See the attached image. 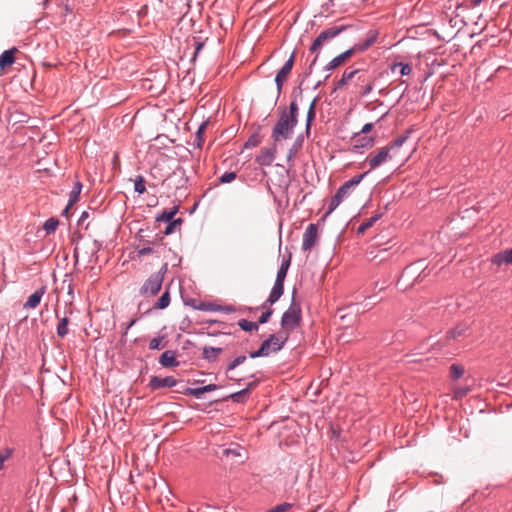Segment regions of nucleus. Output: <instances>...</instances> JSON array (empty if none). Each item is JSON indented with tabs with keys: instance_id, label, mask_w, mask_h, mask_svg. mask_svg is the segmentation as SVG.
Returning <instances> with one entry per match:
<instances>
[{
	"instance_id": "nucleus-41",
	"label": "nucleus",
	"mask_w": 512,
	"mask_h": 512,
	"mask_svg": "<svg viewBox=\"0 0 512 512\" xmlns=\"http://www.w3.org/2000/svg\"><path fill=\"white\" fill-rule=\"evenodd\" d=\"M186 394L192 395L196 398H200L204 394L203 387L188 388Z\"/></svg>"
},
{
	"instance_id": "nucleus-45",
	"label": "nucleus",
	"mask_w": 512,
	"mask_h": 512,
	"mask_svg": "<svg viewBox=\"0 0 512 512\" xmlns=\"http://www.w3.org/2000/svg\"><path fill=\"white\" fill-rule=\"evenodd\" d=\"M10 455H11V453L9 450H6V451L0 453V470L3 469L4 463L6 460L9 459Z\"/></svg>"
},
{
	"instance_id": "nucleus-47",
	"label": "nucleus",
	"mask_w": 512,
	"mask_h": 512,
	"mask_svg": "<svg viewBox=\"0 0 512 512\" xmlns=\"http://www.w3.org/2000/svg\"><path fill=\"white\" fill-rule=\"evenodd\" d=\"M152 252H153V249L151 247H143V248L138 249L137 255L140 258V257L148 255Z\"/></svg>"
},
{
	"instance_id": "nucleus-1",
	"label": "nucleus",
	"mask_w": 512,
	"mask_h": 512,
	"mask_svg": "<svg viewBox=\"0 0 512 512\" xmlns=\"http://www.w3.org/2000/svg\"><path fill=\"white\" fill-rule=\"evenodd\" d=\"M297 116L298 105L295 101H292L288 111L286 109L281 111L280 117L272 130V138L275 144L291 138L297 124Z\"/></svg>"
},
{
	"instance_id": "nucleus-16",
	"label": "nucleus",
	"mask_w": 512,
	"mask_h": 512,
	"mask_svg": "<svg viewBox=\"0 0 512 512\" xmlns=\"http://www.w3.org/2000/svg\"><path fill=\"white\" fill-rule=\"evenodd\" d=\"M46 292V287L42 286L31 294L27 301L24 303V309H35L41 302L43 295Z\"/></svg>"
},
{
	"instance_id": "nucleus-22",
	"label": "nucleus",
	"mask_w": 512,
	"mask_h": 512,
	"mask_svg": "<svg viewBox=\"0 0 512 512\" xmlns=\"http://www.w3.org/2000/svg\"><path fill=\"white\" fill-rule=\"evenodd\" d=\"M374 145L373 137H359L356 136L354 148H371Z\"/></svg>"
},
{
	"instance_id": "nucleus-39",
	"label": "nucleus",
	"mask_w": 512,
	"mask_h": 512,
	"mask_svg": "<svg viewBox=\"0 0 512 512\" xmlns=\"http://www.w3.org/2000/svg\"><path fill=\"white\" fill-rule=\"evenodd\" d=\"M292 505L290 503H282L269 510V512H288Z\"/></svg>"
},
{
	"instance_id": "nucleus-19",
	"label": "nucleus",
	"mask_w": 512,
	"mask_h": 512,
	"mask_svg": "<svg viewBox=\"0 0 512 512\" xmlns=\"http://www.w3.org/2000/svg\"><path fill=\"white\" fill-rule=\"evenodd\" d=\"M16 52H17V49L16 48H12V49L4 51L0 55V68L1 69L9 67V66H11L15 62L14 54Z\"/></svg>"
},
{
	"instance_id": "nucleus-8",
	"label": "nucleus",
	"mask_w": 512,
	"mask_h": 512,
	"mask_svg": "<svg viewBox=\"0 0 512 512\" xmlns=\"http://www.w3.org/2000/svg\"><path fill=\"white\" fill-rule=\"evenodd\" d=\"M373 39L367 40L364 44H356L352 48L346 50L345 52L341 53L340 55L334 57L327 65L328 70H333L342 64H344L346 61H348L356 52H362L366 50L368 47H370L373 43Z\"/></svg>"
},
{
	"instance_id": "nucleus-3",
	"label": "nucleus",
	"mask_w": 512,
	"mask_h": 512,
	"mask_svg": "<svg viewBox=\"0 0 512 512\" xmlns=\"http://www.w3.org/2000/svg\"><path fill=\"white\" fill-rule=\"evenodd\" d=\"M427 265L424 260H418L408 265L402 272L398 284L403 289L412 288L421 278L427 276Z\"/></svg>"
},
{
	"instance_id": "nucleus-27",
	"label": "nucleus",
	"mask_w": 512,
	"mask_h": 512,
	"mask_svg": "<svg viewBox=\"0 0 512 512\" xmlns=\"http://www.w3.org/2000/svg\"><path fill=\"white\" fill-rule=\"evenodd\" d=\"M465 369L462 365L452 364L450 366V376L452 379L456 380L463 376Z\"/></svg>"
},
{
	"instance_id": "nucleus-7",
	"label": "nucleus",
	"mask_w": 512,
	"mask_h": 512,
	"mask_svg": "<svg viewBox=\"0 0 512 512\" xmlns=\"http://www.w3.org/2000/svg\"><path fill=\"white\" fill-rule=\"evenodd\" d=\"M301 310L296 304H292L287 311L284 312L281 319L282 331L288 335L294 330L300 323Z\"/></svg>"
},
{
	"instance_id": "nucleus-13",
	"label": "nucleus",
	"mask_w": 512,
	"mask_h": 512,
	"mask_svg": "<svg viewBox=\"0 0 512 512\" xmlns=\"http://www.w3.org/2000/svg\"><path fill=\"white\" fill-rule=\"evenodd\" d=\"M349 192L350 189L348 188V185L343 184L332 197L328 207L327 214L332 213L343 201V199L349 195Z\"/></svg>"
},
{
	"instance_id": "nucleus-21",
	"label": "nucleus",
	"mask_w": 512,
	"mask_h": 512,
	"mask_svg": "<svg viewBox=\"0 0 512 512\" xmlns=\"http://www.w3.org/2000/svg\"><path fill=\"white\" fill-rule=\"evenodd\" d=\"M512 263V249H507L502 253L494 256L493 264L501 266L503 264L510 265Z\"/></svg>"
},
{
	"instance_id": "nucleus-53",
	"label": "nucleus",
	"mask_w": 512,
	"mask_h": 512,
	"mask_svg": "<svg viewBox=\"0 0 512 512\" xmlns=\"http://www.w3.org/2000/svg\"><path fill=\"white\" fill-rule=\"evenodd\" d=\"M484 0H471L474 7L479 6Z\"/></svg>"
},
{
	"instance_id": "nucleus-31",
	"label": "nucleus",
	"mask_w": 512,
	"mask_h": 512,
	"mask_svg": "<svg viewBox=\"0 0 512 512\" xmlns=\"http://www.w3.org/2000/svg\"><path fill=\"white\" fill-rule=\"evenodd\" d=\"M134 189L139 194L145 193L146 188H145V180H144L143 176L136 177V179L134 181Z\"/></svg>"
},
{
	"instance_id": "nucleus-20",
	"label": "nucleus",
	"mask_w": 512,
	"mask_h": 512,
	"mask_svg": "<svg viewBox=\"0 0 512 512\" xmlns=\"http://www.w3.org/2000/svg\"><path fill=\"white\" fill-rule=\"evenodd\" d=\"M82 190V184L79 180H76L74 187L70 193V198L67 207L64 210V214H67L68 210L79 200V196Z\"/></svg>"
},
{
	"instance_id": "nucleus-6",
	"label": "nucleus",
	"mask_w": 512,
	"mask_h": 512,
	"mask_svg": "<svg viewBox=\"0 0 512 512\" xmlns=\"http://www.w3.org/2000/svg\"><path fill=\"white\" fill-rule=\"evenodd\" d=\"M345 28L346 27L343 25L329 27V28L325 29L324 31H322L318 35V37L313 41V43L310 47V51L312 53H316V56L314 57L311 65L309 67L310 71L312 69V66L316 63L317 58H318V51L321 49V47L324 45V43L327 42L328 40H331V39L335 38L336 36H338L341 32H343L345 30Z\"/></svg>"
},
{
	"instance_id": "nucleus-23",
	"label": "nucleus",
	"mask_w": 512,
	"mask_h": 512,
	"mask_svg": "<svg viewBox=\"0 0 512 512\" xmlns=\"http://www.w3.org/2000/svg\"><path fill=\"white\" fill-rule=\"evenodd\" d=\"M68 324L69 318L67 316L59 318V322L57 325V335L60 338H64L68 334Z\"/></svg>"
},
{
	"instance_id": "nucleus-43",
	"label": "nucleus",
	"mask_w": 512,
	"mask_h": 512,
	"mask_svg": "<svg viewBox=\"0 0 512 512\" xmlns=\"http://www.w3.org/2000/svg\"><path fill=\"white\" fill-rule=\"evenodd\" d=\"M376 219H377L376 217H372L369 220H367L366 222L362 223L358 228V233H363L365 230L370 228L373 225V223L376 221Z\"/></svg>"
},
{
	"instance_id": "nucleus-26",
	"label": "nucleus",
	"mask_w": 512,
	"mask_h": 512,
	"mask_svg": "<svg viewBox=\"0 0 512 512\" xmlns=\"http://www.w3.org/2000/svg\"><path fill=\"white\" fill-rule=\"evenodd\" d=\"M316 101L317 99L315 98L310 106H309V109H308V112H307V120H306V131L308 132L310 130V126H311V123L312 121L314 120L315 118V107H316Z\"/></svg>"
},
{
	"instance_id": "nucleus-14",
	"label": "nucleus",
	"mask_w": 512,
	"mask_h": 512,
	"mask_svg": "<svg viewBox=\"0 0 512 512\" xmlns=\"http://www.w3.org/2000/svg\"><path fill=\"white\" fill-rule=\"evenodd\" d=\"M175 385H176V380L171 376L164 377V378L153 376V377H151L150 382H149V387L153 390H157L160 388H170Z\"/></svg>"
},
{
	"instance_id": "nucleus-52",
	"label": "nucleus",
	"mask_w": 512,
	"mask_h": 512,
	"mask_svg": "<svg viewBox=\"0 0 512 512\" xmlns=\"http://www.w3.org/2000/svg\"><path fill=\"white\" fill-rule=\"evenodd\" d=\"M296 154V148L295 147H292L290 150H289V153H288V160H291Z\"/></svg>"
},
{
	"instance_id": "nucleus-35",
	"label": "nucleus",
	"mask_w": 512,
	"mask_h": 512,
	"mask_svg": "<svg viewBox=\"0 0 512 512\" xmlns=\"http://www.w3.org/2000/svg\"><path fill=\"white\" fill-rule=\"evenodd\" d=\"M470 391L468 386L456 387L454 389V399L459 400L466 396Z\"/></svg>"
},
{
	"instance_id": "nucleus-36",
	"label": "nucleus",
	"mask_w": 512,
	"mask_h": 512,
	"mask_svg": "<svg viewBox=\"0 0 512 512\" xmlns=\"http://www.w3.org/2000/svg\"><path fill=\"white\" fill-rule=\"evenodd\" d=\"M396 67H400V73L401 75L405 76V75H409L412 71V68L409 64H404V63H396L392 70L394 71Z\"/></svg>"
},
{
	"instance_id": "nucleus-10",
	"label": "nucleus",
	"mask_w": 512,
	"mask_h": 512,
	"mask_svg": "<svg viewBox=\"0 0 512 512\" xmlns=\"http://www.w3.org/2000/svg\"><path fill=\"white\" fill-rule=\"evenodd\" d=\"M163 275L161 273L152 274L140 289L143 295H156L162 286Z\"/></svg>"
},
{
	"instance_id": "nucleus-40",
	"label": "nucleus",
	"mask_w": 512,
	"mask_h": 512,
	"mask_svg": "<svg viewBox=\"0 0 512 512\" xmlns=\"http://www.w3.org/2000/svg\"><path fill=\"white\" fill-rule=\"evenodd\" d=\"M236 178V173L235 172H225L221 177H220V182L221 183H230L232 182L233 180H235Z\"/></svg>"
},
{
	"instance_id": "nucleus-50",
	"label": "nucleus",
	"mask_w": 512,
	"mask_h": 512,
	"mask_svg": "<svg viewBox=\"0 0 512 512\" xmlns=\"http://www.w3.org/2000/svg\"><path fill=\"white\" fill-rule=\"evenodd\" d=\"M216 388H217V386L215 384H209V385L203 386V391H204V393H206V392L214 391Z\"/></svg>"
},
{
	"instance_id": "nucleus-15",
	"label": "nucleus",
	"mask_w": 512,
	"mask_h": 512,
	"mask_svg": "<svg viewBox=\"0 0 512 512\" xmlns=\"http://www.w3.org/2000/svg\"><path fill=\"white\" fill-rule=\"evenodd\" d=\"M276 154V144L272 148H263L257 156L256 161L263 166H269L274 161Z\"/></svg>"
},
{
	"instance_id": "nucleus-30",
	"label": "nucleus",
	"mask_w": 512,
	"mask_h": 512,
	"mask_svg": "<svg viewBox=\"0 0 512 512\" xmlns=\"http://www.w3.org/2000/svg\"><path fill=\"white\" fill-rule=\"evenodd\" d=\"M242 451H244L243 449H238V448H228V449H225L224 450V454L226 455V457H229V458H235V457H239L241 458V461H243V459L245 458L244 455L241 453Z\"/></svg>"
},
{
	"instance_id": "nucleus-25",
	"label": "nucleus",
	"mask_w": 512,
	"mask_h": 512,
	"mask_svg": "<svg viewBox=\"0 0 512 512\" xmlns=\"http://www.w3.org/2000/svg\"><path fill=\"white\" fill-rule=\"evenodd\" d=\"M170 304V294H169V291H165L162 296L157 300V302L155 303V308L156 309H165L169 306Z\"/></svg>"
},
{
	"instance_id": "nucleus-12",
	"label": "nucleus",
	"mask_w": 512,
	"mask_h": 512,
	"mask_svg": "<svg viewBox=\"0 0 512 512\" xmlns=\"http://www.w3.org/2000/svg\"><path fill=\"white\" fill-rule=\"evenodd\" d=\"M317 226L315 224H310L303 235L302 248L303 250H310L317 241Z\"/></svg>"
},
{
	"instance_id": "nucleus-46",
	"label": "nucleus",
	"mask_w": 512,
	"mask_h": 512,
	"mask_svg": "<svg viewBox=\"0 0 512 512\" xmlns=\"http://www.w3.org/2000/svg\"><path fill=\"white\" fill-rule=\"evenodd\" d=\"M405 140L406 137L397 138L388 147H391V150H393L395 147H401Z\"/></svg>"
},
{
	"instance_id": "nucleus-42",
	"label": "nucleus",
	"mask_w": 512,
	"mask_h": 512,
	"mask_svg": "<svg viewBox=\"0 0 512 512\" xmlns=\"http://www.w3.org/2000/svg\"><path fill=\"white\" fill-rule=\"evenodd\" d=\"M248 388L243 389L239 392L233 393L230 397L235 402H240L245 397V395L248 393Z\"/></svg>"
},
{
	"instance_id": "nucleus-11",
	"label": "nucleus",
	"mask_w": 512,
	"mask_h": 512,
	"mask_svg": "<svg viewBox=\"0 0 512 512\" xmlns=\"http://www.w3.org/2000/svg\"><path fill=\"white\" fill-rule=\"evenodd\" d=\"M294 59H295V53L293 52L292 55L289 57V59L286 61V63L283 65V67L279 70L275 77V82L277 84L278 91L281 90L283 83L288 78L292 67L294 65Z\"/></svg>"
},
{
	"instance_id": "nucleus-9",
	"label": "nucleus",
	"mask_w": 512,
	"mask_h": 512,
	"mask_svg": "<svg viewBox=\"0 0 512 512\" xmlns=\"http://www.w3.org/2000/svg\"><path fill=\"white\" fill-rule=\"evenodd\" d=\"M391 147H382L373 153H370L366 158L370 170H373L384 164L390 158Z\"/></svg>"
},
{
	"instance_id": "nucleus-18",
	"label": "nucleus",
	"mask_w": 512,
	"mask_h": 512,
	"mask_svg": "<svg viewBox=\"0 0 512 512\" xmlns=\"http://www.w3.org/2000/svg\"><path fill=\"white\" fill-rule=\"evenodd\" d=\"M159 363L163 367H177L179 362L176 360V352L172 350L163 352L159 357Z\"/></svg>"
},
{
	"instance_id": "nucleus-54",
	"label": "nucleus",
	"mask_w": 512,
	"mask_h": 512,
	"mask_svg": "<svg viewBox=\"0 0 512 512\" xmlns=\"http://www.w3.org/2000/svg\"><path fill=\"white\" fill-rule=\"evenodd\" d=\"M133 324H134V321H131V323L129 324L128 328H129L130 326H132Z\"/></svg>"
},
{
	"instance_id": "nucleus-29",
	"label": "nucleus",
	"mask_w": 512,
	"mask_h": 512,
	"mask_svg": "<svg viewBox=\"0 0 512 512\" xmlns=\"http://www.w3.org/2000/svg\"><path fill=\"white\" fill-rule=\"evenodd\" d=\"M59 225V221L55 218H50L45 221L43 228L47 234L53 233Z\"/></svg>"
},
{
	"instance_id": "nucleus-5",
	"label": "nucleus",
	"mask_w": 512,
	"mask_h": 512,
	"mask_svg": "<svg viewBox=\"0 0 512 512\" xmlns=\"http://www.w3.org/2000/svg\"><path fill=\"white\" fill-rule=\"evenodd\" d=\"M291 262V255H288L287 258H283V261L281 263V266L277 272L276 281L275 284L271 290V293L268 297V299L264 302V307L269 304L276 303L280 297L283 295L284 292V280L287 275V271L289 269Z\"/></svg>"
},
{
	"instance_id": "nucleus-33",
	"label": "nucleus",
	"mask_w": 512,
	"mask_h": 512,
	"mask_svg": "<svg viewBox=\"0 0 512 512\" xmlns=\"http://www.w3.org/2000/svg\"><path fill=\"white\" fill-rule=\"evenodd\" d=\"M272 304H267L266 307H264V303L262 304V308L265 309V311L262 313V315L260 316L259 318V323L263 324V323H266L271 314L273 313V310L270 308Z\"/></svg>"
},
{
	"instance_id": "nucleus-2",
	"label": "nucleus",
	"mask_w": 512,
	"mask_h": 512,
	"mask_svg": "<svg viewBox=\"0 0 512 512\" xmlns=\"http://www.w3.org/2000/svg\"><path fill=\"white\" fill-rule=\"evenodd\" d=\"M350 84H353L352 92L361 96L368 95L373 89V80L367 72L360 69H346L341 79L336 83L335 89H342Z\"/></svg>"
},
{
	"instance_id": "nucleus-51",
	"label": "nucleus",
	"mask_w": 512,
	"mask_h": 512,
	"mask_svg": "<svg viewBox=\"0 0 512 512\" xmlns=\"http://www.w3.org/2000/svg\"><path fill=\"white\" fill-rule=\"evenodd\" d=\"M372 128H373V124L372 123H367V124H365L363 126L361 132L362 133H368V132H370L372 130Z\"/></svg>"
},
{
	"instance_id": "nucleus-48",
	"label": "nucleus",
	"mask_w": 512,
	"mask_h": 512,
	"mask_svg": "<svg viewBox=\"0 0 512 512\" xmlns=\"http://www.w3.org/2000/svg\"><path fill=\"white\" fill-rule=\"evenodd\" d=\"M209 352H213L215 355H218L220 352H221V348H213V347H210V348H207L205 347L204 348V354L207 358H209Z\"/></svg>"
},
{
	"instance_id": "nucleus-24",
	"label": "nucleus",
	"mask_w": 512,
	"mask_h": 512,
	"mask_svg": "<svg viewBox=\"0 0 512 512\" xmlns=\"http://www.w3.org/2000/svg\"><path fill=\"white\" fill-rule=\"evenodd\" d=\"M178 212V206L173 207L169 211H163L161 215H159L156 220L157 221H163V222H170L173 221L175 214Z\"/></svg>"
},
{
	"instance_id": "nucleus-32",
	"label": "nucleus",
	"mask_w": 512,
	"mask_h": 512,
	"mask_svg": "<svg viewBox=\"0 0 512 512\" xmlns=\"http://www.w3.org/2000/svg\"><path fill=\"white\" fill-rule=\"evenodd\" d=\"M239 326L245 331H253L258 329V324L245 319L239 321Z\"/></svg>"
},
{
	"instance_id": "nucleus-49",
	"label": "nucleus",
	"mask_w": 512,
	"mask_h": 512,
	"mask_svg": "<svg viewBox=\"0 0 512 512\" xmlns=\"http://www.w3.org/2000/svg\"><path fill=\"white\" fill-rule=\"evenodd\" d=\"M207 123H202L197 131L198 138L201 139L202 134L205 132Z\"/></svg>"
},
{
	"instance_id": "nucleus-38",
	"label": "nucleus",
	"mask_w": 512,
	"mask_h": 512,
	"mask_svg": "<svg viewBox=\"0 0 512 512\" xmlns=\"http://www.w3.org/2000/svg\"><path fill=\"white\" fill-rule=\"evenodd\" d=\"M366 174H367V172H365L364 174H361L359 176H355L352 179H350L349 181L345 182L344 184L348 185V188L351 190L352 187H354L360 183V181L364 178V176Z\"/></svg>"
},
{
	"instance_id": "nucleus-4",
	"label": "nucleus",
	"mask_w": 512,
	"mask_h": 512,
	"mask_svg": "<svg viewBox=\"0 0 512 512\" xmlns=\"http://www.w3.org/2000/svg\"><path fill=\"white\" fill-rule=\"evenodd\" d=\"M287 340L288 334L286 332H278L277 334H272L261 344L257 351L250 353V357H265L272 353H276L283 348Z\"/></svg>"
},
{
	"instance_id": "nucleus-44",
	"label": "nucleus",
	"mask_w": 512,
	"mask_h": 512,
	"mask_svg": "<svg viewBox=\"0 0 512 512\" xmlns=\"http://www.w3.org/2000/svg\"><path fill=\"white\" fill-rule=\"evenodd\" d=\"M245 360H246L245 356H238L237 358H235V360L232 363L229 364L228 369L229 370L235 369L237 366L242 364Z\"/></svg>"
},
{
	"instance_id": "nucleus-34",
	"label": "nucleus",
	"mask_w": 512,
	"mask_h": 512,
	"mask_svg": "<svg viewBox=\"0 0 512 512\" xmlns=\"http://www.w3.org/2000/svg\"><path fill=\"white\" fill-rule=\"evenodd\" d=\"M261 138L258 134H253L249 137V139L246 141L244 147L245 148H253L260 144Z\"/></svg>"
},
{
	"instance_id": "nucleus-17",
	"label": "nucleus",
	"mask_w": 512,
	"mask_h": 512,
	"mask_svg": "<svg viewBox=\"0 0 512 512\" xmlns=\"http://www.w3.org/2000/svg\"><path fill=\"white\" fill-rule=\"evenodd\" d=\"M470 326L467 323H460L453 329L449 330L447 333V338L458 340L459 338H464L469 335Z\"/></svg>"
},
{
	"instance_id": "nucleus-28",
	"label": "nucleus",
	"mask_w": 512,
	"mask_h": 512,
	"mask_svg": "<svg viewBox=\"0 0 512 512\" xmlns=\"http://www.w3.org/2000/svg\"><path fill=\"white\" fill-rule=\"evenodd\" d=\"M167 226L164 230L165 235H170L175 232L176 229H179L182 223V219H176L170 222H166Z\"/></svg>"
},
{
	"instance_id": "nucleus-37",
	"label": "nucleus",
	"mask_w": 512,
	"mask_h": 512,
	"mask_svg": "<svg viewBox=\"0 0 512 512\" xmlns=\"http://www.w3.org/2000/svg\"><path fill=\"white\" fill-rule=\"evenodd\" d=\"M163 347H164V344H163L162 337L153 338L149 343V348L151 350L161 349Z\"/></svg>"
}]
</instances>
